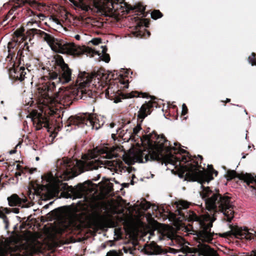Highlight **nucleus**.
Here are the masks:
<instances>
[{
  "instance_id": "1",
  "label": "nucleus",
  "mask_w": 256,
  "mask_h": 256,
  "mask_svg": "<svg viewBox=\"0 0 256 256\" xmlns=\"http://www.w3.org/2000/svg\"><path fill=\"white\" fill-rule=\"evenodd\" d=\"M200 194L204 200L206 208L212 211L213 215L220 212L224 215V219L230 222L234 216V210L230 198L222 196L219 194L214 192L209 187H203ZM189 222H192V231L194 232V238L198 242V248L186 247L182 253L184 255L178 256H218L215 250L208 246L202 242H211L216 235L211 232L212 223L215 220L214 216L210 215L198 216L193 212H190L186 216Z\"/></svg>"
},
{
  "instance_id": "2",
  "label": "nucleus",
  "mask_w": 256,
  "mask_h": 256,
  "mask_svg": "<svg viewBox=\"0 0 256 256\" xmlns=\"http://www.w3.org/2000/svg\"><path fill=\"white\" fill-rule=\"evenodd\" d=\"M57 66L58 67V72L53 70L48 72L45 76L50 82L39 88L40 92L45 98H48L52 102H58L64 100L65 101L72 100L74 98L85 99L90 97L92 92L86 88L91 86L98 90H102L106 84L105 81L108 76L104 74L103 70H100L96 72L89 74L86 72H81L78 74L76 82L79 86V89L72 91L64 90L58 88V91L52 93L56 88V83L66 84L71 80L72 71L61 56L56 60Z\"/></svg>"
},
{
  "instance_id": "3",
  "label": "nucleus",
  "mask_w": 256,
  "mask_h": 256,
  "mask_svg": "<svg viewBox=\"0 0 256 256\" xmlns=\"http://www.w3.org/2000/svg\"><path fill=\"white\" fill-rule=\"evenodd\" d=\"M100 162L101 161H57L55 170L42 176L43 184H38L34 192L38 195L58 194L65 188L62 180H68L84 171L97 170Z\"/></svg>"
},
{
  "instance_id": "4",
  "label": "nucleus",
  "mask_w": 256,
  "mask_h": 256,
  "mask_svg": "<svg viewBox=\"0 0 256 256\" xmlns=\"http://www.w3.org/2000/svg\"><path fill=\"white\" fill-rule=\"evenodd\" d=\"M140 141L148 148L151 160H186L187 157L193 160L192 156L182 149L180 144L174 142V146H172L170 142L163 134L159 136L153 132L143 136Z\"/></svg>"
},
{
  "instance_id": "5",
  "label": "nucleus",
  "mask_w": 256,
  "mask_h": 256,
  "mask_svg": "<svg viewBox=\"0 0 256 256\" xmlns=\"http://www.w3.org/2000/svg\"><path fill=\"white\" fill-rule=\"evenodd\" d=\"M162 164L166 166L171 165L180 175L185 174L189 180L198 181L202 184L209 182L213 179L212 175H218V172L215 170L212 166H208V171L201 170L198 166V161H162Z\"/></svg>"
},
{
  "instance_id": "6",
  "label": "nucleus",
  "mask_w": 256,
  "mask_h": 256,
  "mask_svg": "<svg viewBox=\"0 0 256 256\" xmlns=\"http://www.w3.org/2000/svg\"><path fill=\"white\" fill-rule=\"evenodd\" d=\"M26 26L33 34L40 36L54 52L62 54H76V47L74 44L58 40L50 34L36 29V28L39 27V25L36 18H32L28 22Z\"/></svg>"
},
{
  "instance_id": "7",
  "label": "nucleus",
  "mask_w": 256,
  "mask_h": 256,
  "mask_svg": "<svg viewBox=\"0 0 256 256\" xmlns=\"http://www.w3.org/2000/svg\"><path fill=\"white\" fill-rule=\"evenodd\" d=\"M52 213L54 218L59 222L60 232L62 233L78 228V224L76 217L68 208H60L54 210Z\"/></svg>"
},
{
  "instance_id": "8",
  "label": "nucleus",
  "mask_w": 256,
  "mask_h": 256,
  "mask_svg": "<svg viewBox=\"0 0 256 256\" xmlns=\"http://www.w3.org/2000/svg\"><path fill=\"white\" fill-rule=\"evenodd\" d=\"M230 230L220 234L222 237L230 238L232 236L236 238L244 240L246 242L256 240V227L253 228L246 226H230Z\"/></svg>"
},
{
  "instance_id": "9",
  "label": "nucleus",
  "mask_w": 256,
  "mask_h": 256,
  "mask_svg": "<svg viewBox=\"0 0 256 256\" xmlns=\"http://www.w3.org/2000/svg\"><path fill=\"white\" fill-rule=\"evenodd\" d=\"M118 148L114 147H96L90 150L88 154L82 158L84 160H100L101 158L112 159L118 157Z\"/></svg>"
},
{
  "instance_id": "10",
  "label": "nucleus",
  "mask_w": 256,
  "mask_h": 256,
  "mask_svg": "<svg viewBox=\"0 0 256 256\" xmlns=\"http://www.w3.org/2000/svg\"><path fill=\"white\" fill-rule=\"evenodd\" d=\"M28 72V69L23 66L12 68L9 70V76L12 79L22 82L24 80L27 72Z\"/></svg>"
},
{
  "instance_id": "11",
  "label": "nucleus",
  "mask_w": 256,
  "mask_h": 256,
  "mask_svg": "<svg viewBox=\"0 0 256 256\" xmlns=\"http://www.w3.org/2000/svg\"><path fill=\"white\" fill-rule=\"evenodd\" d=\"M8 204L11 206H20L22 208L27 206L26 198H20L16 194H13L8 198Z\"/></svg>"
},
{
  "instance_id": "12",
  "label": "nucleus",
  "mask_w": 256,
  "mask_h": 256,
  "mask_svg": "<svg viewBox=\"0 0 256 256\" xmlns=\"http://www.w3.org/2000/svg\"><path fill=\"white\" fill-rule=\"evenodd\" d=\"M152 106L153 104L151 100L146 102L142 106L138 114V118L141 119V122H142L148 115L150 114V108Z\"/></svg>"
},
{
  "instance_id": "13",
  "label": "nucleus",
  "mask_w": 256,
  "mask_h": 256,
  "mask_svg": "<svg viewBox=\"0 0 256 256\" xmlns=\"http://www.w3.org/2000/svg\"><path fill=\"white\" fill-rule=\"evenodd\" d=\"M34 124L37 130H40L42 126L48 127V122L46 118L43 117L38 114L37 116L32 118Z\"/></svg>"
},
{
  "instance_id": "14",
  "label": "nucleus",
  "mask_w": 256,
  "mask_h": 256,
  "mask_svg": "<svg viewBox=\"0 0 256 256\" xmlns=\"http://www.w3.org/2000/svg\"><path fill=\"white\" fill-rule=\"evenodd\" d=\"M85 122L86 119L82 116H71L69 118L66 127H68L72 124L82 126Z\"/></svg>"
},
{
  "instance_id": "15",
  "label": "nucleus",
  "mask_w": 256,
  "mask_h": 256,
  "mask_svg": "<svg viewBox=\"0 0 256 256\" xmlns=\"http://www.w3.org/2000/svg\"><path fill=\"white\" fill-rule=\"evenodd\" d=\"M88 0L89 1L88 4L84 3V2H82L80 8L82 10L88 12L89 10L91 9L92 6L95 7L98 10L102 9L100 3L98 1V0Z\"/></svg>"
},
{
  "instance_id": "16",
  "label": "nucleus",
  "mask_w": 256,
  "mask_h": 256,
  "mask_svg": "<svg viewBox=\"0 0 256 256\" xmlns=\"http://www.w3.org/2000/svg\"><path fill=\"white\" fill-rule=\"evenodd\" d=\"M146 252L149 254H158L162 252L160 246L154 243H152L145 248Z\"/></svg>"
},
{
  "instance_id": "17",
  "label": "nucleus",
  "mask_w": 256,
  "mask_h": 256,
  "mask_svg": "<svg viewBox=\"0 0 256 256\" xmlns=\"http://www.w3.org/2000/svg\"><path fill=\"white\" fill-rule=\"evenodd\" d=\"M21 48H22V50L20 49L17 53V57L19 58L20 60L24 61V56L23 55L24 52L25 51L27 52L29 51L28 50V42H24L21 44Z\"/></svg>"
},
{
  "instance_id": "18",
  "label": "nucleus",
  "mask_w": 256,
  "mask_h": 256,
  "mask_svg": "<svg viewBox=\"0 0 256 256\" xmlns=\"http://www.w3.org/2000/svg\"><path fill=\"white\" fill-rule=\"evenodd\" d=\"M18 214L19 212V209L18 208H0V218H4L6 214H9L10 212Z\"/></svg>"
},
{
  "instance_id": "19",
  "label": "nucleus",
  "mask_w": 256,
  "mask_h": 256,
  "mask_svg": "<svg viewBox=\"0 0 256 256\" xmlns=\"http://www.w3.org/2000/svg\"><path fill=\"white\" fill-rule=\"evenodd\" d=\"M141 95V96L142 98H146V94H142ZM122 96L123 98H129L136 96L140 97V94H138L136 92H132L130 93L123 94Z\"/></svg>"
},
{
  "instance_id": "20",
  "label": "nucleus",
  "mask_w": 256,
  "mask_h": 256,
  "mask_svg": "<svg viewBox=\"0 0 256 256\" xmlns=\"http://www.w3.org/2000/svg\"><path fill=\"white\" fill-rule=\"evenodd\" d=\"M176 204L180 214V210L186 208L189 206V204L187 202L182 200L176 202Z\"/></svg>"
},
{
  "instance_id": "21",
  "label": "nucleus",
  "mask_w": 256,
  "mask_h": 256,
  "mask_svg": "<svg viewBox=\"0 0 256 256\" xmlns=\"http://www.w3.org/2000/svg\"><path fill=\"white\" fill-rule=\"evenodd\" d=\"M101 48H102L101 58L105 62H108L110 60V57L109 54L106 53V46H102Z\"/></svg>"
},
{
  "instance_id": "22",
  "label": "nucleus",
  "mask_w": 256,
  "mask_h": 256,
  "mask_svg": "<svg viewBox=\"0 0 256 256\" xmlns=\"http://www.w3.org/2000/svg\"><path fill=\"white\" fill-rule=\"evenodd\" d=\"M141 130V126L140 124H138L136 127H134L133 129L132 134H131L130 136V138L132 140L136 141V136H137V134Z\"/></svg>"
},
{
  "instance_id": "23",
  "label": "nucleus",
  "mask_w": 256,
  "mask_h": 256,
  "mask_svg": "<svg viewBox=\"0 0 256 256\" xmlns=\"http://www.w3.org/2000/svg\"><path fill=\"white\" fill-rule=\"evenodd\" d=\"M162 16V14L158 10H154L151 13V17L152 19L156 20Z\"/></svg>"
},
{
  "instance_id": "24",
  "label": "nucleus",
  "mask_w": 256,
  "mask_h": 256,
  "mask_svg": "<svg viewBox=\"0 0 256 256\" xmlns=\"http://www.w3.org/2000/svg\"><path fill=\"white\" fill-rule=\"evenodd\" d=\"M72 195H73V198H81L83 196V193L80 191L77 190H74L72 192Z\"/></svg>"
},
{
  "instance_id": "25",
  "label": "nucleus",
  "mask_w": 256,
  "mask_h": 256,
  "mask_svg": "<svg viewBox=\"0 0 256 256\" xmlns=\"http://www.w3.org/2000/svg\"><path fill=\"white\" fill-rule=\"evenodd\" d=\"M140 206L142 209L146 210L150 208L151 204L149 202L144 200L141 202Z\"/></svg>"
},
{
  "instance_id": "26",
  "label": "nucleus",
  "mask_w": 256,
  "mask_h": 256,
  "mask_svg": "<svg viewBox=\"0 0 256 256\" xmlns=\"http://www.w3.org/2000/svg\"><path fill=\"white\" fill-rule=\"evenodd\" d=\"M255 54L252 53L251 56L248 58V60L252 66L256 65V60H255Z\"/></svg>"
},
{
  "instance_id": "27",
  "label": "nucleus",
  "mask_w": 256,
  "mask_h": 256,
  "mask_svg": "<svg viewBox=\"0 0 256 256\" xmlns=\"http://www.w3.org/2000/svg\"><path fill=\"white\" fill-rule=\"evenodd\" d=\"M188 112V108L186 105V104H183L182 105V114L184 116Z\"/></svg>"
},
{
  "instance_id": "28",
  "label": "nucleus",
  "mask_w": 256,
  "mask_h": 256,
  "mask_svg": "<svg viewBox=\"0 0 256 256\" xmlns=\"http://www.w3.org/2000/svg\"><path fill=\"white\" fill-rule=\"evenodd\" d=\"M108 4H110V6H112V8L114 9V2H118L119 0H106Z\"/></svg>"
},
{
  "instance_id": "29",
  "label": "nucleus",
  "mask_w": 256,
  "mask_h": 256,
  "mask_svg": "<svg viewBox=\"0 0 256 256\" xmlns=\"http://www.w3.org/2000/svg\"><path fill=\"white\" fill-rule=\"evenodd\" d=\"M20 144H21V143H20V142H18V143L16 145V146H15L14 149L12 150H10V151L8 152L9 154H13L16 153V148H17L19 146H20Z\"/></svg>"
},
{
  "instance_id": "30",
  "label": "nucleus",
  "mask_w": 256,
  "mask_h": 256,
  "mask_svg": "<svg viewBox=\"0 0 256 256\" xmlns=\"http://www.w3.org/2000/svg\"><path fill=\"white\" fill-rule=\"evenodd\" d=\"M118 252L116 251H110L108 252L106 256H118Z\"/></svg>"
},
{
  "instance_id": "31",
  "label": "nucleus",
  "mask_w": 256,
  "mask_h": 256,
  "mask_svg": "<svg viewBox=\"0 0 256 256\" xmlns=\"http://www.w3.org/2000/svg\"><path fill=\"white\" fill-rule=\"evenodd\" d=\"M12 12L11 11H10L8 13V14L6 16V19L3 21V23L4 24L5 21H6V20H8L9 18H10V20H12L14 18V16H12V18H10V16H12Z\"/></svg>"
},
{
  "instance_id": "32",
  "label": "nucleus",
  "mask_w": 256,
  "mask_h": 256,
  "mask_svg": "<svg viewBox=\"0 0 256 256\" xmlns=\"http://www.w3.org/2000/svg\"><path fill=\"white\" fill-rule=\"evenodd\" d=\"M92 42L95 45H97L101 42V40L100 38H94L92 40Z\"/></svg>"
},
{
  "instance_id": "33",
  "label": "nucleus",
  "mask_w": 256,
  "mask_h": 256,
  "mask_svg": "<svg viewBox=\"0 0 256 256\" xmlns=\"http://www.w3.org/2000/svg\"><path fill=\"white\" fill-rule=\"evenodd\" d=\"M44 18V16L42 14H39L36 16H34V18H36L37 20H43Z\"/></svg>"
},
{
  "instance_id": "34",
  "label": "nucleus",
  "mask_w": 256,
  "mask_h": 256,
  "mask_svg": "<svg viewBox=\"0 0 256 256\" xmlns=\"http://www.w3.org/2000/svg\"><path fill=\"white\" fill-rule=\"evenodd\" d=\"M51 19H52V21L54 22L55 24H56L60 25V26L61 25L59 20L57 18H56L55 17H52Z\"/></svg>"
},
{
  "instance_id": "35",
  "label": "nucleus",
  "mask_w": 256,
  "mask_h": 256,
  "mask_svg": "<svg viewBox=\"0 0 256 256\" xmlns=\"http://www.w3.org/2000/svg\"><path fill=\"white\" fill-rule=\"evenodd\" d=\"M237 256H256V250L252 251V254L250 256L248 254H243Z\"/></svg>"
},
{
  "instance_id": "36",
  "label": "nucleus",
  "mask_w": 256,
  "mask_h": 256,
  "mask_svg": "<svg viewBox=\"0 0 256 256\" xmlns=\"http://www.w3.org/2000/svg\"><path fill=\"white\" fill-rule=\"evenodd\" d=\"M26 169L28 170V172L30 174H32V173H34V172H36V168H28Z\"/></svg>"
},
{
  "instance_id": "37",
  "label": "nucleus",
  "mask_w": 256,
  "mask_h": 256,
  "mask_svg": "<svg viewBox=\"0 0 256 256\" xmlns=\"http://www.w3.org/2000/svg\"><path fill=\"white\" fill-rule=\"evenodd\" d=\"M105 162H108V165L111 166L112 164H114V162H115L116 164H118V162L120 161H104ZM120 162H122V161H120Z\"/></svg>"
},
{
  "instance_id": "38",
  "label": "nucleus",
  "mask_w": 256,
  "mask_h": 256,
  "mask_svg": "<svg viewBox=\"0 0 256 256\" xmlns=\"http://www.w3.org/2000/svg\"><path fill=\"white\" fill-rule=\"evenodd\" d=\"M125 162L128 165H130V164H134V162H136V161H125ZM138 162H142V163L144 162V161H142V160L138 161Z\"/></svg>"
},
{
  "instance_id": "39",
  "label": "nucleus",
  "mask_w": 256,
  "mask_h": 256,
  "mask_svg": "<svg viewBox=\"0 0 256 256\" xmlns=\"http://www.w3.org/2000/svg\"><path fill=\"white\" fill-rule=\"evenodd\" d=\"M110 92H112V90L110 88L108 87L106 90V95H108Z\"/></svg>"
},
{
  "instance_id": "40",
  "label": "nucleus",
  "mask_w": 256,
  "mask_h": 256,
  "mask_svg": "<svg viewBox=\"0 0 256 256\" xmlns=\"http://www.w3.org/2000/svg\"><path fill=\"white\" fill-rule=\"evenodd\" d=\"M121 101L120 98H116L114 100V102L116 103H118Z\"/></svg>"
},
{
  "instance_id": "41",
  "label": "nucleus",
  "mask_w": 256,
  "mask_h": 256,
  "mask_svg": "<svg viewBox=\"0 0 256 256\" xmlns=\"http://www.w3.org/2000/svg\"><path fill=\"white\" fill-rule=\"evenodd\" d=\"M124 252H126V253L128 252H130V253L132 252V250H131L130 249H127L126 248H124Z\"/></svg>"
},
{
  "instance_id": "42",
  "label": "nucleus",
  "mask_w": 256,
  "mask_h": 256,
  "mask_svg": "<svg viewBox=\"0 0 256 256\" xmlns=\"http://www.w3.org/2000/svg\"><path fill=\"white\" fill-rule=\"evenodd\" d=\"M140 10L142 12H144L145 10V8L143 6H140V8H139Z\"/></svg>"
},
{
  "instance_id": "43",
  "label": "nucleus",
  "mask_w": 256,
  "mask_h": 256,
  "mask_svg": "<svg viewBox=\"0 0 256 256\" xmlns=\"http://www.w3.org/2000/svg\"><path fill=\"white\" fill-rule=\"evenodd\" d=\"M74 38H75L76 40H79L80 39V35H78V34H76V36H75Z\"/></svg>"
},
{
  "instance_id": "44",
  "label": "nucleus",
  "mask_w": 256,
  "mask_h": 256,
  "mask_svg": "<svg viewBox=\"0 0 256 256\" xmlns=\"http://www.w3.org/2000/svg\"><path fill=\"white\" fill-rule=\"evenodd\" d=\"M12 48V44L9 42L8 44V48Z\"/></svg>"
},
{
  "instance_id": "45",
  "label": "nucleus",
  "mask_w": 256,
  "mask_h": 256,
  "mask_svg": "<svg viewBox=\"0 0 256 256\" xmlns=\"http://www.w3.org/2000/svg\"><path fill=\"white\" fill-rule=\"evenodd\" d=\"M20 4H18V6H14V10H16V8H17L18 7H20Z\"/></svg>"
},
{
  "instance_id": "46",
  "label": "nucleus",
  "mask_w": 256,
  "mask_h": 256,
  "mask_svg": "<svg viewBox=\"0 0 256 256\" xmlns=\"http://www.w3.org/2000/svg\"><path fill=\"white\" fill-rule=\"evenodd\" d=\"M198 158L200 159V160H202V156H200V155H198Z\"/></svg>"
},
{
  "instance_id": "47",
  "label": "nucleus",
  "mask_w": 256,
  "mask_h": 256,
  "mask_svg": "<svg viewBox=\"0 0 256 256\" xmlns=\"http://www.w3.org/2000/svg\"><path fill=\"white\" fill-rule=\"evenodd\" d=\"M148 156H146V158H146V160H149V159H148Z\"/></svg>"
},
{
  "instance_id": "48",
  "label": "nucleus",
  "mask_w": 256,
  "mask_h": 256,
  "mask_svg": "<svg viewBox=\"0 0 256 256\" xmlns=\"http://www.w3.org/2000/svg\"><path fill=\"white\" fill-rule=\"evenodd\" d=\"M40 160V158H39V157L36 156V160Z\"/></svg>"
},
{
  "instance_id": "49",
  "label": "nucleus",
  "mask_w": 256,
  "mask_h": 256,
  "mask_svg": "<svg viewBox=\"0 0 256 256\" xmlns=\"http://www.w3.org/2000/svg\"><path fill=\"white\" fill-rule=\"evenodd\" d=\"M230 101V99L226 98V102H229Z\"/></svg>"
},
{
  "instance_id": "50",
  "label": "nucleus",
  "mask_w": 256,
  "mask_h": 256,
  "mask_svg": "<svg viewBox=\"0 0 256 256\" xmlns=\"http://www.w3.org/2000/svg\"><path fill=\"white\" fill-rule=\"evenodd\" d=\"M122 160H126V159H123ZM136 160H142L141 159L137 158Z\"/></svg>"
},
{
  "instance_id": "51",
  "label": "nucleus",
  "mask_w": 256,
  "mask_h": 256,
  "mask_svg": "<svg viewBox=\"0 0 256 256\" xmlns=\"http://www.w3.org/2000/svg\"><path fill=\"white\" fill-rule=\"evenodd\" d=\"M246 158L245 156H242V158Z\"/></svg>"
},
{
  "instance_id": "52",
  "label": "nucleus",
  "mask_w": 256,
  "mask_h": 256,
  "mask_svg": "<svg viewBox=\"0 0 256 256\" xmlns=\"http://www.w3.org/2000/svg\"><path fill=\"white\" fill-rule=\"evenodd\" d=\"M148 36H150V32H148Z\"/></svg>"
},
{
  "instance_id": "53",
  "label": "nucleus",
  "mask_w": 256,
  "mask_h": 256,
  "mask_svg": "<svg viewBox=\"0 0 256 256\" xmlns=\"http://www.w3.org/2000/svg\"><path fill=\"white\" fill-rule=\"evenodd\" d=\"M110 126H111V127H113L114 126V124H111Z\"/></svg>"
},
{
  "instance_id": "54",
  "label": "nucleus",
  "mask_w": 256,
  "mask_h": 256,
  "mask_svg": "<svg viewBox=\"0 0 256 256\" xmlns=\"http://www.w3.org/2000/svg\"><path fill=\"white\" fill-rule=\"evenodd\" d=\"M126 88H128V84H127V85L126 86Z\"/></svg>"
},
{
  "instance_id": "55",
  "label": "nucleus",
  "mask_w": 256,
  "mask_h": 256,
  "mask_svg": "<svg viewBox=\"0 0 256 256\" xmlns=\"http://www.w3.org/2000/svg\"><path fill=\"white\" fill-rule=\"evenodd\" d=\"M246 137H247V134H246Z\"/></svg>"
},
{
  "instance_id": "56",
  "label": "nucleus",
  "mask_w": 256,
  "mask_h": 256,
  "mask_svg": "<svg viewBox=\"0 0 256 256\" xmlns=\"http://www.w3.org/2000/svg\"><path fill=\"white\" fill-rule=\"evenodd\" d=\"M67 160H70V158H69V159H68Z\"/></svg>"
},
{
  "instance_id": "57",
  "label": "nucleus",
  "mask_w": 256,
  "mask_h": 256,
  "mask_svg": "<svg viewBox=\"0 0 256 256\" xmlns=\"http://www.w3.org/2000/svg\"><path fill=\"white\" fill-rule=\"evenodd\" d=\"M2 157V156L0 155V158Z\"/></svg>"
}]
</instances>
